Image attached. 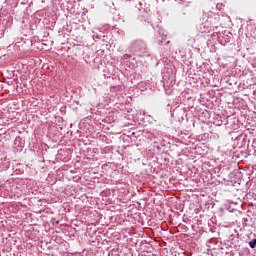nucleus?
Segmentation results:
<instances>
[{"instance_id":"f03ea898","label":"nucleus","mask_w":256,"mask_h":256,"mask_svg":"<svg viewBox=\"0 0 256 256\" xmlns=\"http://www.w3.org/2000/svg\"><path fill=\"white\" fill-rule=\"evenodd\" d=\"M78 1V3H81V1H83V0H77Z\"/></svg>"},{"instance_id":"f257e3e1","label":"nucleus","mask_w":256,"mask_h":256,"mask_svg":"<svg viewBox=\"0 0 256 256\" xmlns=\"http://www.w3.org/2000/svg\"><path fill=\"white\" fill-rule=\"evenodd\" d=\"M249 246L252 248V249H255L256 247V239H253L249 242Z\"/></svg>"}]
</instances>
